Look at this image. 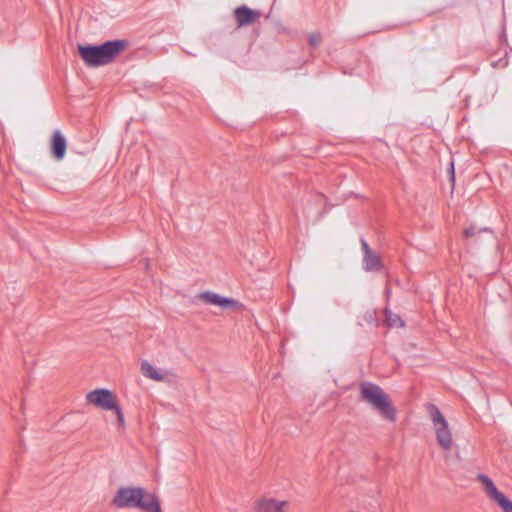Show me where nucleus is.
Masks as SVG:
<instances>
[{
  "label": "nucleus",
  "mask_w": 512,
  "mask_h": 512,
  "mask_svg": "<svg viewBox=\"0 0 512 512\" xmlns=\"http://www.w3.org/2000/svg\"><path fill=\"white\" fill-rule=\"evenodd\" d=\"M140 370L144 377L149 378L154 381H157V382L165 381L167 378L166 372H163L162 370L155 368L147 360H143L141 362Z\"/></svg>",
  "instance_id": "12"
},
{
  "label": "nucleus",
  "mask_w": 512,
  "mask_h": 512,
  "mask_svg": "<svg viewBox=\"0 0 512 512\" xmlns=\"http://www.w3.org/2000/svg\"><path fill=\"white\" fill-rule=\"evenodd\" d=\"M234 16H235L237 25L239 27H242V26H248V25L254 23L256 20H258L261 17V12L252 10L249 7L243 5V6L237 7L234 10Z\"/></svg>",
  "instance_id": "11"
},
{
  "label": "nucleus",
  "mask_w": 512,
  "mask_h": 512,
  "mask_svg": "<svg viewBox=\"0 0 512 512\" xmlns=\"http://www.w3.org/2000/svg\"><path fill=\"white\" fill-rule=\"evenodd\" d=\"M477 481L481 483L486 496L495 502L502 509V512H512V501L498 490L491 478L487 475L479 474Z\"/></svg>",
  "instance_id": "6"
},
{
  "label": "nucleus",
  "mask_w": 512,
  "mask_h": 512,
  "mask_svg": "<svg viewBox=\"0 0 512 512\" xmlns=\"http://www.w3.org/2000/svg\"><path fill=\"white\" fill-rule=\"evenodd\" d=\"M361 246L364 253L363 256V268L365 271H378L381 269L382 264L381 260L378 254H376L372 249L369 247L368 243L362 239L361 240Z\"/></svg>",
  "instance_id": "10"
},
{
  "label": "nucleus",
  "mask_w": 512,
  "mask_h": 512,
  "mask_svg": "<svg viewBox=\"0 0 512 512\" xmlns=\"http://www.w3.org/2000/svg\"><path fill=\"white\" fill-rule=\"evenodd\" d=\"M308 42L312 47H317L322 42L321 34L317 32L309 34Z\"/></svg>",
  "instance_id": "14"
},
{
  "label": "nucleus",
  "mask_w": 512,
  "mask_h": 512,
  "mask_svg": "<svg viewBox=\"0 0 512 512\" xmlns=\"http://www.w3.org/2000/svg\"><path fill=\"white\" fill-rule=\"evenodd\" d=\"M428 411L439 446L445 451H450L453 437L447 420L435 405H430Z\"/></svg>",
  "instance_id": "5"
},
{
  "label": "nucleus",
  "mask_w": 512,
  "mask_h": 512,
  "mask_svg": "<svg viewBox=\"0 0 512 512\" xmlns=\"http://www.w3.org/2000/svg\"><path fill=\"white\" fill-rule=\"evenodd\" d=\"M111 505L118 509L138 508L143 512H162L158 498L141 487H120Z\"/></svg>",
  "instance_id": "1"
},
{
  "label": "nucleus",
  "mask_w": 512,
  "mask_h": 512,
  "mask_svg": "<svg viewBox=\"0 0 512 512\" xmlns=\"http://www.w3.org/2000/svg\"><path fill=\"white\" fill-rule=\"evenodd\" d=\"M385 322L389 327H403L404 322L399 315L393 314L392 312L385 311Z\"/></svg>",
  "instance_id": "13"
},
{
  "label": "nucleus",
  "mask_w": 512,
  "mask_h": 512,
  "mask_svg": "<svg viewBox=\"0 0 512 512\" xmlns=\"http://www.w3.org/2000/svg\"><path fill=\"white\" fill-rule=\"evenodd\" d=\"M126 46L125 40H114L98 46L78 45V52L87 66L98 67L111 63Z\"/></svg>",
  "instance_id": "3"
},
{
  "label": "nucleus",
  "mask_w": 512,
  "mask_h": 512,
  "mask_svg": "<svg viewBox=\"0 0 512 512\" xmlns=\"http://www.w3.org/2000/svg\"><path fill=\"white\" fill-rule=\"evenodd\" d=\"M89 404L106 411H112L115 416V425L119 432L125 430L126 422L122 408L117 396L112 391L100 388L89 392L86 395Z\"/></svg>",
  "instance_id": "4"
},
{
  "label": "nucleus",
  "mask_w": 512,
  "mask_h": 512,
  "mask_svg": "<svg viewBox=\"0 0 512 512\" xmlns=\"http://www.w3.org/2000/svg\"><path fill=\"white\" fill-rule=\"evenodd\" d=\"M482 230L477 229L475 226H470L463 231V235L466 238L474 237L476 234L480 233Z\"/></svg>",
  "instance_id": "15"
},
{
  "label": "nucleus",
  "mask_w": 512,
  "mask_h": 512,
  "mask_svg": "<svg viewBox=\"0 0 512 512\" xmlns=\"http://www.w3.org/2000/svg\"><path fill=\"white\" fill-rule=\"evenodd\" d=\"M288 505V501L263 496L254 502V509L256 512H286Z\"/></svg>",
  "instance_id": "8"
},
{
  "label": "nucleus",
  "mask_w": 512,
  "mask_h": 512,
  "mask_svg": "<svg viewBox=\"0 0 512 512\" xmlns=\"http://www.w3.org/2000/svg\"><path fill=\"white\" fill-rule=\"evenodd\" d=\"M454 165H453V162H451V180L454 181Z\"/></svg>",
  "instance_id": "16"
},
{
  "label": "nucleus",
  "mask_w": 512,
  "mask_h": 512,
  "mask_svg": "<svg viewBox=\"0 0 512 512\" xmlns=\"http://www.w3.org/2000/svg\"><path fill=\"white\" fill-rule=\"evenodd\" d=\"M359 396L361 401L378 412L382 418L390 422L396 420V409L392 400L380 386L372 382H361L359 384Z\"/></svg>",
  "instance_id": "2"
},
{
  "label": "nucleus",
  "mask_w": 512,
  "mask_h": 512,
  "mask_svg": "<svg viewBox=\"0 0 512 512\" xmlns=\"http://www.w3.org/2000/svg\"><path fill=\"white\" fill-rule=\"evenodd\" d=\"M196 299L199 301L218 306L222 309H231V310H242L243 304L238 302L233 298L223 297L220 294H217L212 291H203L196 295Z\"/></svg>",
  "instance_id": "7"
},
{
  "label": "nucleus",
  "mask_w": 512,
  "mask_h": 512,
  "mask_svg": "<svg viewBox=\"0 0 512 512\" xmlns=\"http://www.w3.org/2000/svg\"><path fill=\"white\" fill-rule=\"evenodd\" d=\"M50 150L53 158L62 160L66 155L67 140L60 130H55L50 139Z\"/></svg>",
  "instance_id": "9"
}]
</instances>
